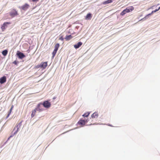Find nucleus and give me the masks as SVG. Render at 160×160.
Masks as SVG:
<instances>
[{
    "label": "nucleus",
    "mask_w": 160,
    "mask_h": 160,
    "mask_svg": "<svg viewBox=\"0 0 160 160\" xmlns=\"http://www.w3.org/2000/svg\"><path fill=\"white\" fill-rule=\"evenodd\" d=\"M133 9L134 8L132 7H127L125 9L123 10V11L121 12L120 15L122 16H123L126 13L132 11Z\"/></svg>",
    "instance_id": "nucleus-1"
},
{
    "label": "nucleus",
    "mask_w": 160,
    "mask_h": 160,
    "mask_svg": "<svg viewBox=\"0 0 160 160\" xmlns=\"http://www.w3.org/2000/svg\"><path fill=\"white\" fill-rule=\"evenodd\" d=\"M88 122V121L86 119H81L77 123V125L78 126L81 125V126L82 127Z\"/></svg>",
    "instance_id": "nucleus-2"
},
{
    "label": "nucleus",
    "mask_w": 160,
    "mask_h": 160,
    "mask_svg": "<svg viewBox=\"0 0 160 160\" xmlns=\"http://www.w3.org/2000/svg\"><path fill=\"white\" fill-rule=\"evenodd\" d=\"M41 104V106L42 107L43 106L45 108H49L51 105V103L48 101H44L43 103H40Z\"/></svg>",
    "instance_id": "nucleus-3"
},
{
    "label": "nucleus",
    "mask_w": 160,
    "mask_h": 160,
    "mask_svg": "<svg viewBox=\"0 0 160 160\" xmlns=\"http://www.w3.org/2000/svg\"><path fill=\"white\" fill-rule=\"evenodd\" d=\"M22 121L20 122L19 123L17 124L16 126L14 128L13 130H20L22 129L23 126L22 124Z\"/></svg>",
    "instance_id": "nucleus-4"
},
{
    "label": "nucleus",
    "mask_w": 160,
    "mask_h": 160,
    "mask_svg": "<svg viewBox=\"0 0 160 160\" xmlns=\"http://www.w3.org/2000/svg\"><path fill=\"white\" fill-rule=\"evenodd\" d=\"M41 103H39L36 108H35L37 112V113H39L40 112L42 111L43 109L42 108V106H41Z\"/></svg>",
    "instance_id": "nucleus-5"
},
{
    "label": "nucleus",
    "mask_w": 160,
    "mask_h": 160,
    "mask_svg": "<svg viewBox=\"0 0 160 160\" xmlns=\"http://www.w3.org/2000/svg\"><path fill=\"white\" fill-rule=\"evenodd\" d=\"M17 55L18 58L20 59H22L25 57V55L23 53L19 51L17 52Z\"/></svg>",
    "instance_id": "nucleus-6"
},
{
    "label": "nucleus",
    "mask_w": 160,
    "mask_h": 160,
    "mask_svg": "<svg viewBox=\"0 0 160 160\" xmlns=\"http://www.w3.org/2000/svg\"><path fill=\"white\" fill-rule=\"evenodd\" d=\"M47 66V62H41L39 65H38L37 67H40L44 69Z\"/></svg>",
    "instance_id": "nucleus-7"
},
{
    "label": "nucleus",
    "mask_w": 160,
    "mask_h": 160,
    "mask_svg": "<svg viewBox=\"0 0 160 160\" xmlns=\"http://www.w3.org/2000/svg\"><path fill=\"white\" fill-rule=\"evenodd\" d=\"M6 81V77L3 76L0 78V83L2 84L5 82Z\"/></svg>",
    "instance_id": "nucleus-8"
},
{
    "label": "nucleus",
    "mask_w": 160,
    "mask_h": 160,
    "mask_svg": "<svg viewBox=\"0 0 160 160\" xmlns=\"http://www.w3.org/2000/svg\"><path fill=\"white\" fill-rule=\"evenodd\" d=\"M29 6V4L27 3H25L21 7V8L24 11H26L28 8Z\"/></svg>",
    "instance_id": "nucleus-9"
},
{
    "label": "nucleus",
    "mask_w": 160,
    "mask_h": 160,
    "mask_svg": "<svg viewBox=\"0 0 160 160\" xmlns=\"http://www.w3.org/2000/svg\"><path fill=\"white\" fill-rule=\"evenodd\" d=\"M10 23V22H5L2 25L1 27V28L2 31H4L5 29L7 27V25L9 24Z\"/></svg>",
    "instance_id": "nucleus-10"
},
{
    "label": "nucleus",
    "mask_w": 160,
    "mask_h": 160,
    "mask_svg": "<svg viewBox=\"0 0 160 160\" xmlns=\"http://www.w3.org/2000/svg\"><path fill=\"white\" fill-rule=\"evenodd\" d=\"M18 14V12L15 10L12 11L10 13V15L12 17H14Z\"/></svg>",
    "instance_id": "nucleus-11"
},
{
    "label": "nucleus",
    "mask_w": 160,
    "mask_h": 160,
    "mask_svg": "<svg viewBox=\"0 0 160 160\" xmlns=\"http://www.w3.org/2000/svg\"><path fill=\"white\" fill-rule=\"evenodd\" d=\"M82 44V43L81 42H79L76 44L74 46V48L76 49L79 48Z\"/></svg>",
    "instance_id": "nucleus-12"
},
{
    "label": "nucleus",
    "mask_w": 160,
    "mask_h": 160,
    "mask_svg": "<svg viewBox=\"0 0 160 160\" xmlns=\"http://www.w3.org/2000/svg\"><path fill=\"white\" fill-rule=\"evenodd\" d=\"M92 17V15L90 13H88L86 15L85 17V19L87 20H90L91 19Z\"/></svg>",
    "instance_id": "nucleus-13"
},
{
    "label": "nucleus",
    "mask_w": 160,
    "mask_h": 160,
    "mask_svg": "<svg viewBox=\"0 0 160 160\" xmlns=\"http://www.w3.org/2000/svg\"><path fill=\"white\" fill-rule=\"evenodd\" d=\"M98 116V113L97 112H95L93 113L91 115V117L92 118H97Z\"/></svg>",
    "instance_id": "nucleus-14"
},
{
    "label": "nucleus",
    "mask_w": 160,
    "mask_h": 160,
    "mask_svg": "<svg viewBox=\"0 0 160 160\" xmlns=\"http://www.w3.org/2000/svg\"><path fill=\"white\" fill-rule=\"evenodd\" d=\"M151 15L152 14L151 13H150L148 14L146 16H145L144 18H142L141 20H140V21H141V20L144 21V20L148 19V18L149 17V16H151Z\"/></svg>",
    "instance_id": "nucleus-15"
},
{
    "label": "nucleus",
    "mask_w": 160,
    "mask_h": 160,
    "mask_svg": "<svg viewBox=\"0 0 160 160\" xmlns=\"http://www.w3.org/2000/svg\"><path fill=\"white\" fill-rule=\"evenodd\" d=\"M72 37L71 35H67L65 38V39L66 41H68L72 39Z\"/></svg>",
    "instance_id": "nucleus-16"
},
{
    "label": "nucleus",
    "mask_w": 160,
    "mask_h": 160,
    "mask_svg": "<svg viewBox=\"0 0 160 160\" xmlns=\"http://www.w3.org/2000/svg\"><path fill=\"white\" fill-rule=\"evenodd\" d=\"M2 54L4 56H5L7 55V54H8V51L7 49L4 50L2 52Z\"/></svg>",
    "instance_id": "nucleus-17"
},
{
    "label": "nucleus",
    "mask_w": 160,
    "mask_h": 160,
    "mask_svg": "<svg viewBox=\"0 0 160 160\" xmlns=\"http://www.w3.org/2000/svg\"><path fill=\"white\" fill-rule=\"evenodd\" d=\"M37 112L36 110L35 109L33 110L31 114V117L32 118L35 115L36 113H37Z\"/></svg>",
    "instance_id": "nucleus-18"
},
{
    "label": "nucleus",
    "mask_w": 160,
    "mask_h": 160,
    "mask_svg": "<svg viewBox=\"0 0 160 160\" xmlns=\"http://www.w3.org/2000/svg\"><path fill=\"white\" fill-rule=\"evenodd\" d=\"M112 2V0H108L107 1H105V2H103V4L105 5L106 4L111 3Z\"/></svg>",
    "instance_id": "nucleus-19"
},
{
    "label": "nucleus",
    "mask_w": 160,
    "mask_h": 160,
    "mask_svg": "<svg viewBox=\"0 0 160 160\" xmlns=\"http://www.w3.org/2000/svg\"><path fill=\"white\" fill-rule=\"evenodd\" d=\"M59 47V43L56 44L55 46V48L54 50L58 51Z\"/></svg>",
    "instance_id": "nucleus-20"
},
{
    "label": "nucleus",
    "mask_w": 160,
    "mask_h": 160,
    "mask_svg": "<svg viewBox=\"0 0 160 160\" xmlns=\"http://www.w3.org/2000/svg\"><path fill=\"white\" fill-rule=\"evenodd\" d=\"M90 113V112H88L87 113H84L82 116L83 117H88Z\"/></svg>",
    "instance_id": "nucleus-21"
},
{
    "label": "nucleus",
    "mask_w": 160,
    "mask_h": 160,
    "mask_svg": "<svg viewBox=\"0 0 160 160\" xmlns=\"http://www.w3.org/2000/svg\"><path fill=\"white\" fill-rule=\"evenodd\" d=\"M160 9V6L158 8V9H156L155 10H154V11H153L151 13V14L152 15V13H153L154 12H156L158 11V10H159Z\"/></svg>",
    "instance_id": "nucleus-22"
},
{
    "label": "nucleus",
    "mask_w": 160,
    "mask_h": 160,
    "mask_svg": "<svg viewBox=\"0 0 160 160\" xmlns=\"http://www.w3.org/2000/svg\"><path fill=\"white\" fill-rule=\"evenodd\" d=\"M57 50H54L52 52V54H53L54 55H55L57 52Z\"/></svg>",
    "instance_id": "nucleus-23"
},
{
    "label": "nucleus",
    "mask_w": 160,
    "mask_h": 160,
    "mask_svg": "<svg viewBox=\"0 0 160 160\" xmlns=\"http://www.w3.org/2000/svg\"><path fill=\"white\" fill-rule=\"evenodd\" d=\"M59 39L63 41L64 40V38L62 36H61L59 38Z\"/></svg>",
    "instance_id": "nucleus-24"
},
{
    "label": "nucleus",
    "mask_w": 160,
    "mask_h": 160,
    "mask_svg": "<svg viewBox=\"0 0 160 160\" xmlns=\"http://www.w3.org/2000/svg\"><path fill=\"white\" fill-rule=\"evenodd\" d=\"M18 63V62L17 61H15L13 62V63L15 64V65H17Z\"/></svg>",
    "instance_id": "nucleus-25"
},
{
    "label": "nucleus",
    "mask_w": 160,
    "mask_h": 160,
    "mask_svg": "<svg viewBox=\"0 0 160 160\" xmlns=\"http://www.w3.org/2000/svg\"><path fill=\"white\" fill-rule=\"evenodd\" d=\"M13 108V106L12 105V107H11V108L10 109V110H9V111L8 112V113H10V114L11 113V112Z\"/></svg>",
    "instance_id": "nucleus-26"
},
{
    "label": "nucleus",
    "mask_w": 160,
    "mask_h": 160,
    "mask_svg": "<svg viewBox=\"0 0 160 160\" xmlns=\"http://www.w3.org/2000/svg\"><path fill=\"white\" fill-rule=\"evenodd\" d=\"M39 0H32V2L35 3L37 2Z\"/></svg>",
    "instance_id": "nucleus-27"
},
{
    "label": "nucleus",
    "mask_w": 160,
    "mask_h": 160,
    "mask_svg": "<svg viewBox=\"0 0 160 160\" xmlns=\"http://www.w3.org/2000/svg\"><path fill=\"white\" fill-rule=\"evenodd\" d=\"M10 113H8L7 117H6V119H7V118H8L9 116L10 115Z\"/></svg>",
    "instance_id": "nucleus-28"
},
{
    "label": "nucleus",
    "mask_w": 160,
    "mask_h": 160,
    "mask_svg": "<svg viewBox=\"0 0 160 160\" xmlns=\"http://www.w3.org/2000/svg\"><path fill=\"white\" fill-rule=\"evenodd\" d=\"M52 58H53L54 57L55 55H54L53 54H52Z\"/></svg>",
    "instance_id": "nucleus-29"
},
{
    "label": "nucleus",
    "mask_w": 160,
    "mask_h": 160,
    "mask_svg": "<svg viewBox=\"0 0 160 160\" xmlns=\"http://www.w3.org/2000/svg\"><path fill=\"white\" fill-rule=\"evenodd\" d=\"M17 131H16L14 132V134H16V133H17Z\"/></svg>",
    "instance_id": "nucleus-30"
},
{
    "label": "nucleus",
    "mask_w": 160,
    "mask_h": 160,
    "mask_svg": "<svg viewBox=\"0 0 160 160\" xmlns=\"http://www.w3.org/2000/svg\"><path fill=\"white\" fill-rule=\"evenodd\" d=\"M56 98V97H54L53 98V99H55Z\"/></svg>",
    "instance_id": "nucleus-31"
},
{
    "label": "nucleus",
    "mask_w": 160,
    "mask_h": 160,
    "mask_svg": "<svg viewBox=\"0 0 160 160\" xmlns=\"http://www.w3.org/2000/svg\"><path fill=\"white\" fill-rule=\"evenodd\" d=\"M108 125L109 126H112L110 124H109Z\"/></svg>",
    "instance_id": "nucleus-32"
},
{
    "label": "nucleus",
    "mask_w": 160,
    "mask_h": 160,
    "mask_svg": "<svg viewBox=\"0 0 160 160\" xmlns=\"http://www.w3.org/2000/svg\"><path fill=\"white\" fill-rule=\"evenodd\" d=\"M12 136L11 135V136H10V137L9 138H8V139H9L10 137H11Z\"/></svg>",
    "instance_id": "nucleus-33"
},
{
    "label": "nucleus",
    "mask_w": 160,
    "mask_h": 160,
    "mask_svg": "<svg viewBox=\"0 0 160 160\" xmlns=\"http://www.w3.org/2000/svg\"><path fill=\"white\" fill-rule=\"evenodd\" d=\"M73 129H70V130H73Z\"/></svg>",
    "instance_id": "nucleus-34"
}]
</instances>
